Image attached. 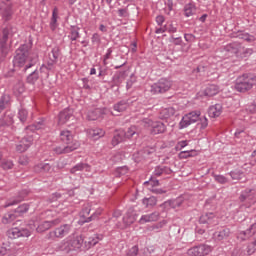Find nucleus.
Wrapping results in <instances>:
<instances>
[{"label":"nucleus","instance_id":"obj_1","mask_svg":"<svg viewBox=\"0 0 256 256\" xmlns=\"http://www.w3.org/2000/svg\"><path fill=\"white\" fill-rule=\"evenodd\" d=\"M0 31V63H3L7 55H9V45L7 42L16 35L18 29L15 24L5 22L2 24Z\"/></svg>","mask_w":256,"mask_h":256},{"label":"nucleus","instance_id":"obj_2","mask_svg":"<svg viewBox=\"0 0 256 256\" xmlns=\"http://www.w3.org/2000/svg\"><path fill=\"white\" fill-rule=\"evenodd\" d=\"M83 243H85V240L81 235H78L76 237H68L62 240L58 244L56 249L57 251H62L63 253H73V252L77 253L81 251V247H83Z\"/></svg>","mask_w":256,"mask_h":256},{"label":"nucleus","instance_id":"obj_3","mask_svg":"<svg viewBox=\"0 0 256 256\" xmlns=\"http://www.w3.org/2000/svg\"><path fill=\"white\" fill-rule=\"evenodd\" d=\"M29 45L23 44L16 50V55L14 57L13 63L15 67H24L23 71H27V69H31L34 66L33 62L30 61L29 55Z\"/></svg>","mask_w":256,"mask_h":256},{"label":"nucleus","instance_id":"obj_4","mask_svg":"<svg viewBox=\"0 0 256 256\" xmlns=\"http://www.w3.org/2000/svg\"><path fill=\"white\" fill-rule=\"evenodd\" d=\"M256 85V76L243 75L236 80L235 89L239 93H247Z\"/></svg>","mask_w":256,"mask_h":256},{"label":"nucleus","instance_id":"obj_5","mask_svg":"<svg viewBox=\"0 0 256 256\" xmlns=\"http://www.w3.org/2000/svg\"><path fill=\"white\" fill-rule=\"evenodd\" d=\"M141 125L146 128H151V135H159L161 133H165L167 131V126L161 121H153L149 118H144L141 120Z\"/></svg>","mask_w":256,"mask_h":256},{"label":"nucleus","instance_id":"obj_6","mask_svg":"<svg viewBox=\"0 0 256 256\" xmlns=\"http://www.w3.org/2000/svg\"><path fill=\"white\" fill-rule=\"evenodd\" d=\"M171 87H173V82H171V80L160 78L156 83L151 85L150 93H152V95L167 93Z\"/></svg>","mask_w":256,"mask_h":256},{"label":"nucleus","instance_id":"obj_7","mask_svg":"<svg viewBox=\"0 0 256 256\" xmlns=\"http://www.w3.org/2000/svg\"><path fill=\"white\" fill-rule=\"evenodd\" d=\"M73 231V225L71 224H62L59 227L55 228L54 231H50L46 237L47 239H63L67 237Z\"/></svg>","mask_w":256,"mask_h":256},{"label":"nucleus","instance_id":"obj_8","mask_svg":"<svg viewBox=\"0 0 256 256\" xmlns=\"http://www.w3.org/2000/svg\"><path fill=\"white\" fill-rule=\"evenodd\" d=\"M239 201L241 203L240 207H245L246 209H248L249 207H251V205H255V193H253V190L246 189L241 192L239 196Z\"/></svg>","mask_w":256,"mask_h":256},{"label":"nucleus","instance_id":"obj_9","mask_svg":"<svg viewBox=\"0 0 256 256\" xmlns=\"http://www.w3.org/2000/svg\"><path fill=\"white\" fill-rule=\"evenodd\" d=\"M15 11L13 10V4L1 2L0 3V17L3 23H9L13 19Z\"/></svg>","mask_w":256,"mask_h":256},{"label":"nucleus","instance_id":"obj_10","mask_svg":"<svg viewBox=\"0 0 256 256\" xmlns=\"http://www.w3.org/2000/svg\"><path fill=\"white\" fill-rule=\"evenodd\" d=\"M213 251L212 246L207 244H200L198 246H193L187 250V255L189 256H205L209 255Z\"/></svg>","mask_w":256,"mask_h":256},{"label":"nucleus","instance_id":"obj_11","mask_svg":"<svg viewBox=\"0 0 256 256\" xmlns=\"http://www.w3.org/2000/svg\"><path fill=\"white\" fill-rule=\"evenodd\" d=\"M9 239H19V237H31V231L23 228L21 223L18 227H13L7 231Z\"/></svg>","mask_w":256,"mask_h":256},{"label":"nucleus","instance_id":"obj_12","mask_svg":"<svg viewBox=\"0 0 256 256\" xmlns=\"http://www.w3.org/2000/svg\"><path fill=\"white\" fill-rule=\"evenodd\" d=\"M199 117H201V112L199 111H193L184 115L179 123L180 129H185L189 127V125H193V123H197V121L199 120Z\"/></svg>","mask_w":256,"mask_h":256},{"label":"nucleus","instance_id":"obj_13","mask_svg":"<svg viewBox=\"0 0 256 256\" xmlns=\"http://www.w3.org/2000/svg\"><path fill=\"white\" fill-rule=\"evenodd\" d=\"M81 147L80 143L75 142L72 146L71 145H56L52 148L53 153H56V155H66L67 153H73V151H76V149H79Z\"/></svg>","mask_w":256,"mask_h":256},{"label":"nucleus","instance_id":"obj_14","mask_svg":"<svg viewBox=\"0 0 256 256\" xmlns=\"http://www.w3.org/2000/svg\"><path fill=\"white\" fill-rule=\"evenodd\" d=\"M199 223L206 225V227H215L219 224V220L213 212H209L200 216Z\"/></svg>","mask_w":256,"mask_h":256},{"label":"nucleus","instance_id":"obj_15","mask_svg":"<svg viewBox=\"0 0 256 256\" xmlns=\"http://www.w3.org/2000/svg\"><path fill=\"white\" fill-rule=\"evenodd\" d=\"M31 145H33V135H28L22 138L19 144L16 145V151L17 153H25Z\"/></svg>","mask_w":256,"mask_h":256},{"label":"nucleus","instance_id":"obj_16","mask_svg":"<svg viewBox=\"0 0 256 256\" xmlns=\"http://www.w3.org/2000/svg\"><path fill=\"white\" fill-rule=\"evenodd\" d=\"M59 55H61V48H59V46L52 48L51 52L48 54V69H53V65L57 64Z\"/></svg>","mask_w":256,"mask_h":256},{"label":"nucleus","instance_id":"obj_17","mask_svg":"<svg viewBox=\"0 0 256 256\" xmlns=\"http://www.w3.org/2000/svg\"><path fill=\"white\" fill-rule=\"evenodd\" d=\"M61 223V218H56L50 221H44L38 225L36 228L37 233H45V231H49L51 227H55V225H59Z\"/></svg>","mask_w":256,"mask_h":256},{"label":"nucleus","instance_id":"obj_18","mask_svg":"<svg viewBox=\"0 0 256 256\" xmlns=\"http://www.w3.org/2000/svg\"><path fill=\"white\" fill-rule=\"evenodd\" d=\"M47 129V122L45 119H40L36 123L25 128L26 133H35V131H45Z\"/></svg>","mask_w":256,"mask_h":256},{"label":"nucleus","instance_id":"obj_19","mask_svg":"<svg viewBox=\"0 0 256 256\" xmlns=\"http://www.w3.org/2000/svg\"><path fill=\"white\" fill-rule=\"evenodd\" d=\"M231 235V229L227 227H223L220 230L214 232L213 237L215 241H227L229 239V236Z\"/></svg>","mask_w":256,"mask_h":256},{"label":"nucleus","instance_id":"obj_20","mask_svg":"<svg viewBox=\"0 0 256 256\" xmlns=\"http://www.w3.org/2000/svg\"><path fill=\"white\" fill-rule=\"evenodd\" d=\"M60 139L62 143H65V145H75V143H79V141L73 139V134L69 130H62L60 132Z\"/></svg>","mask_w":256,"mask_h":256},{"label":"nucleus","instance_id":"obj_21","mask_svg":"<svg viewBox=\"0 0 256 256\" xmlns=\"http://www.w3.org/2000/svg\"><path fill=\"white\" fill-rule=\"evenodd\" d=\"M73 117V109L65 108L58 115V125H65Z\"/></svg>","mask_w":256,"mask_h":256},{"label":"nucleus","instance_id":"obj_22","mask_svg":"<svg viewBox=\"0 0 256 256\" xmlns=\"http://www.w3.org/2000/svg\"><path fill=\"white\" fill-rule=\"evenodd\" d=\"M137 221V213L133 208H130L126 215L123 217V223L125 227H130V225H133Z\"/></svg>","mask_w":256,"mask_h":256},{"label":"nucleus","instance_id":"obj_23","mask_svg":"<svg viewBox=\"0 0 256 256\" xmlns=\"http://www.w3.org/2000/svg\"><path fill=\"white\" fill-rule=\"evenodd\" d=\"M160 213L155 211L151 214H146V215H142L140 220H139V223L141 225L145 224V223H151L153 221H159V217H160Z\"/></svg>","mask_w":256,"mask_h":256},{"label":"nucleus","instance_id":"obj_24","mask_svg":"<svg viewBox=\"0 0 256 256\" xmlns=\"http://www.w3.org/2000/svg\"><path fill=\"white\" fill-rule=\"evenodd\" d=\"M27 195H29V192L27 190H22L16 198L7 201L4 207H13V205H18V203H21Z\"/></svg>","mask_w":256,"mask_h":256},{"label":"nucleus","instance_id":"obj_25","mask_svg":"<svg viewBox=\"0 0 256 256\" xmlns=\"http://www.w3.org/2000/svg\"><path fill=\"white\" fill-rule=\"evenodd\" d=\"M11 107V95L4 93L0 97V115L5 112V109Z\"/></svg>","mask_w":256,"mask_h":256},{"label":"nucleus","instance_id":"obj_26","mask_svg":"<svg viewBox=\"0 0 256 256\" xmlns=\"http://www.w3.org/2000/svg\"><path fill=\"white\" fill-rule=\"evenodd\" d=\"M35 173H52L53 166L49 163H38L34 166Z\"/></svg>","mask_w":256,"mask_h":256},{"label":"nucleus","instance_id":"obj_27","mask_svg":"<svg viewBox=\"0 0 256 256\" xmlns=\"http://www.w3.org/2000/svg\"><path fill=\"white\" fill-rule=\"evenodd\" d=\"M253 55V49L251 48H246L245 46H243V44H239L238 46V52L236 54V57H238L239 59H245V57H249Z\"/></svg>","mask_w":256,"mask_h":256},{"label":"nucleus","instance_id":"obj_28","mask_svg":"<svg viewBox=\"0 0 256 256\" xmlns=\"http://www.w3.org/2000/svg\"><path fill=\"white\" fill-rule=\"evenodd\" d=\"M219 93V86L215 84L208 85L202 92L204 97H215Z\"/></svg>","mask_w":256,"mask_h":256},{"label":"nucleus","instance_id":"obj_29","mask_svg":"<svg viewBox=\"0 0 256 256\" xmlns=\"http://www.w3.org/2000/svg\"><path fill=\"white\" fill-rule=\"evenodd\" d=\"M123 141H126L125 138V130H118L114 134L112 138V145L113 147H116V145H119V143H123Z\"/></svg>","mask_w":256,"mask_h":256},{"label":"nucleus","instance_id":"obj_30","mask_svg":"<svg viewBox=\"0 0 256 256\" xmlns=\"http://www.w3.org/2000/svg\"><path fill=\"white\" fill-rule=\"evenodd\" d=\"M238 39H242L243 41H246L247 43H253L256 41L255 36L244 32V31H238L235 35Z\"/></svg>","mask_w":256,"mask_h":256},{"label":"nucleus","instance_id":"obj_31","mask_svg":"<svg viewBox=\"0 0 256 256\" xmlns=\"http://www.w3.org/2000/svg\"><path fill=\"white\" fill-rule=\"evenodd\" d=\"M13 115L8 112L4 113L2 117H0V127H9V125H13Z\"/></svg>","mask_w":256,"mask_h":256},{"label":"nucleus","instance_id":"obj_32","mask_svg":"<svg viewBox=\"0 0 256 256\" xmlns=\"http://www.w3.org/2000/svg\"><path fill=\"white\" fill-rule=\"evenodd\" d=\"M161 175H171V168L167 166H157L153 172V177H161Z\"/></svg>","mask_w":256,"mask_h":256},{"label":"nucleus","instance_id":"obj_33","mask_svg":"<svg viewBox=\"0 0 256 256\" xmlns=\"http://www.w3.org/2000/svg\"><path fill=\"white\" fill-rule=\"evenodd\" d=\"M57 19H59V8L54 7L52 10V17L50 20V29L55 31L57 29Z\"/></svg>","mask_w":256,"mask_h":256},{"label":"nucleus","instance_id":"obj_34","mask_svg":"<svg viewBox=\"0 0 256 256\" xmlns=\"http://www.w3.org/2000/svg\"><path fill=\"white\" fill-rule=\"evenodd\" d=\"M239 45V42H232L224 47V51H226V53H231V55L237 56V53L239 51Z\"/></svg>","mask_w":256,"mask_h":256},{"label":"nucleus","instance_id":"obj_35","mask_svg":"<svg viewBox=\"0 0 256 256\" xmlns=\"http://www.w3.org/2000/svg\"><path fill=\"white\" fill-rule=\"evenodd\" d=\"M129 107V102L127 100H121L118 103L114 104L113 109L117 113H123V111H127Z\"/></svg>","mask_w":256,"mask_h":256},{"label":"nucleus","instance_id":"obj_36","mask_svg":"<svg viewBox=\"0 0 256 256\" xmlns=\"http://www.w3.org/2000/svg\"><path fill=\"white\" fill-rule=\"evenodd\" d=\"M221 113H222L221 104H216L214 106H211L208 110L209 117H212V118L219 117Z\"/></svg>","mask_w":256,"mask_h":256},{"label":"nucleus","instance_id":"obj_37","mask_svg":"<svg viewBox=\"0 0 256 256\" xmlns=\"http://www.w3.org/2000/svg\"><path fill=\"white\" fill-rule=\"evenodd\" d=\"M175 115V109L173 107L162 108L160 110V119H169V117H173Z\"/></svg>","mask_w":256,"mask_h":256},{"label":"nucleus","instance_id":"obj_38","mask_svg":"<svg viewBox=\"0 0 256 256\" xmlns=\"http://www.w3.org/2000/svg\"><path fill=\"white\" fill-rule=\"evenodd\" d=\"M197 13V7H195V4L188 3L184 6V15L185 17H193Z\"/></svg>","mask_w":256,"mask_h":256},{"label":"nucleus","instance_id":"obj_39","mask_svg":"<svg viewBox=\"0 0 256 256\" xmlns=\"http://www.w3.org/2000/svg\"><path fill=\"white\" fill-rule=\"evenodd\" d=\"M88 135L92 139H101V137H105V132L101 128L90 129L88 130Z\"/></svg>","mask_w":256,"mask_h":256},{"label":"nucleus","instance_id":"obj_40","mask_svg":"<svg viewBox=\"0 0 256 256\" xmlns=\"http://www.w3.org/2000/svg\"><path fill=\"white\" fill-rule=\"evenodd\" d=\"M251 237H253V234L251 233V230L249 228L244 231H240L237 234L238 241H247V240L251 239Z\"/></svg>","mask_w":256,"mask_h":256},{"label":"nucleus","instance_id":"obj_41","mask_svg":"<svg viewBox=\"0 0 256 256\" xmlns=\"http://www.w3.org/2000/svg\"><path fill=\"white\" fill-rule=\"evenodd\" d=\"M103 239L102 236L96 235L94 237H90L88 240L85 241L86 249H91V247H95Z\"/></svg>","mask_w":256,"mask_h":256},{"label":"nucleus","instance_id":"obj_42","mask_svg":"<svg viewBox=\"0 0 256 256\" xmlns=\"http://www.w3.org/2000/svg\"><path fill=\"white\" fill-rule=\"evenodd\" d=\"M17 219V215L15 212H8L2 218V223L4 225H9V223H13Z\"/></svg>","mask_w":256,"mask_h":256},{"label":"nucleus","instance_id":"obj_43","mask_svg":"<svg viewBox=\"0 0 256 256\" xmlns=\"http://www.w3.org/2000/svg\"><path fill=\"white\" fill-rule=\"evenodd\" d=\"M79 37H81V34H79V27L72 26L68 38L70 39V41H77Z\"/></svg>","mask_w":256,"mask_h":256},{"label":"nucleus","instance_id":"obj_44","mask_svg":"<svg viewBox=\"0 0 256 256\" xmlns=\"http://www.w3.org/2000/svg\"><path fill=\"white\" fill-rule=\"evenodd\" d=\"M99 115H101V110L96 108L87 113V119L88 121H97V119H99Z\"/></svg>","mask_w":256,"mask_h":256},{"label":"nucleus","instance_id":"obj_45","mask_svg":"<svg viewBox=\"0 0 256 256\" xmlns=\"http://www.w3.org/2000/svg\"><path fill=\"white\" fill-rule=\"evenodd\" d=\"M142 203L143 205H145L146 208L155 207V205H157V198L155 196L144 198L142 200Z\"/></svg>","mask_w":256,"mask_h":256},{"label":"nucleus","instance_id":"obj_46","mask_svg":"<svg viewBox=\"0 0 256 256\" xmlns=\"http://www.w3.org/2000/svg\"><path fill=\"white\" fill-rule=\"evenodd\" d=\"M84 169H89V164L86 163H78L76 164L73 168L70 169V173L72 175H75V173H77V171H84Z\"/></svg>","mask_w":256,"mask_h":256},{"label":"nucleus","instance_id":"obj_47","mask_svg":"<svg viewBox=\"0 0 256 256\" xmlns=\"http://www.w3.org/2000/svg\"><path fill=\"white\" fill-rule=\"evenodd\" d=\"M179 159H189V157H197V151H182L178 154Z\"/></svg>","mask_w":256,"mask_h":256},{"label":"nucleus","instance_id":"obj_48","mask_svg":"<svg viewBox=\"0 0 256 256\" xmlns=\"http://www.w3.org/2000/svg\"><path fill=\"white\" fill-rule=\"evenodd\" d=\"M164 29L167 33H170V34L177 33L178 25L177 23H174V22H168L164 26Z\"/></svg>","mask_w":256,"mask_h":256},{"label":"nucleus","instance_id":"obj_49","mask_svg":"<svg viewBox=\"0 0 256 256\" xmlns=\"http://www.w3.org/2000/svg\"><path fill=\"white\" fill-rule=\"evenodd\" d=\"M137 137V135H139L137 133V127L136 126H131L130 128L127 129V131H125V139H131L133 137Z\"/></svg>","mask_w":256,"mask_h":256},{"label":"nucleus","instance_id":"obj_50","mask_svg":"<svg viewBox=\"0 0 256 256\" xmlns=\"http://www.w3.org/2000/svg\"><path fill=\"white\" fill-rule=\"evenodd\" d=\"M27 117H29V112H27L26 109L20 108L18 110V119L22 123H25L27 121Z\"/></svg>","mask_w":256,"mask_h":256},{"label":"nucleus","instance_id":"obj_51","mask_svg":"<svg viewBox=\"0 0 256 256\" xmlns=\"http://www.w3.org/2000/svg\"><path fill=\"white\" fill-rule=\"evenodd\" d=\"M103 213V209L102 208H98L96 209L90 217H88L87 219H85V223H91V221H93L94 219H97V217H99V215H101Z\"/></svg>","mask_w":256,"mask_h":256},{"label":"nucleus","instance_id":"obj_52","mask_svg":"<svg viewBox=\"0 0 256 256\" xmlns=\"http://www.w3.org/2000/svg\"><path fill=\"white\" fill-rule=\"evenodd\" d=\"M27 211H29V204H22L14 210V213L18 214V216H21L24 213H27Z\"/></svg>","mask_w":256,"mask_h":256},{"label":"nucleus","instance_id":"obj_53","mask_svg":"<svg viewBox=\"0 0 256 256\" xmlns=\"http://www.w3.org/2000/svg\"><path fill=\"white\" fill-rule=\"evenodd\" d=\"M25 88L23 87V82L19 81L14 85L13 93L14 95H22Z\"/></svg>","mask_w":256,"mask_h":256},{"label":"nucleus","instance_id":"obj_54","mask_svg":"<svg viewBox=\"0 0 256 256\" xmlns=\"http://www.w3.org/2000/svg\"><path fill=\"white\" fill-rule=\"evenodd\" d=\"M38 79H39V71L34 70V71L27 77V82L33 85Z\"/></svg>","mask_w":256,"mask_h":256},{"label":"nucleus","instance_id":"obj_55","mask_svg":"<svg viewBox=\"0 0 256 256\" xmlns=\"http://www.w3.org/2000/svg\"><path fill=\"white\" fill-rule=\"evenodd\" d=\"M229 175L234 181H239V179H243V172L241 170H233L229 173Z\"/></svg>","mask_w":256,"mask_h":256},{"label":"nucleus","instance_id":"obj_56","mask_svg":"<svg viewBox=\"0 0 256 256\" xmlns=\"http://www.w3.org/2000/svg\"><path fill=\"white\" fill-rule=\"evenodd\" d=\"M15 164L11 160H3L1 162V167L4 169V171H9V169H12Z\"/></svg>","mask_w":256,"mask_h":256},{"label":"nucleus","instance_id":"obj_57","mask_svg":"<svg viewBox=\"0 0 256 256\" xmlns=\"http://www.w3.org/2000/svg\"><path fill=\"white\" fill-rule=\"evenodd\" d=\"M0 256H11V250L3 243L0 245Z\"/></svg>","mask_w":256,"mask_h":256},{"label":"nucleus","instance_id":"obj_58","mask_svg":"<svg viewBox=\"0 0 256 256\" xmlns=\"http://www.w3.org/2000/svg\"><path fill=\"white\" fill-rule=\"evenodd\" d=\"M92 210L93 208H91V205L87 204V206L82 209L81 217H83L84 219H87L91 214Z\"/></svg>","mask_w":256,"mask_h":256},{"label":"nucleus","instance_id":"obj_59","mask_svg":"<svg viewBox=\"0 0 256 256\" xmlns=\"http://www.w3.org/2000/svg\"><path fill=\"white\" fill-rule=\"evenodd\" d=\"M166 203H169V205H170V207H172V209H177V207H181V205H183V200H181V198H178L176 200H172V201H169Z\"/></svg>","mask_w":256,"mask_h":256},{"label":"nucleus","instance_id":"obj_60","mask_svg":"<svg viewBox=\"0 0 256 256\" xmlns=\"http://www.w3.org/2000/svg\"><path fill=\"white\" fill-rule=\"evenodd\" d=\"M214 179L217 183H220L221 185L229 183V179H227V177H225L224 175H214Z\"/></svg>","mask_w":256,"mask_h":256},{"label":"nucleus","instance_id":"obj_61","mask_svg":"<svg viewBox=\"0 0 256 256\" xmlns=\"http://www.w3.org/2000/svg\"><path fill=\"white\" fill-rule=\"evenodd\" d=\"M144 185H151V187H159V180L154 179L153 176H151L149 181L144 182Z\"/></svg>","mask_w":256,"mask_h":256},{"label":"nucleus","instance_id":"obj_62","mask_svg":"<svg viewBox=\"0 0 256 256\" xmlns=\"http://www.w3.org/2000/svg\"><path fill=\"white\" fill-rule=\"evenodd\" d=\"M198 121H200V123H198V125H200V129H206L207 125H209L207 117L201 118L200 116Z\"/></svg>","mask_w":256,"mask_h":256},{"label":"nucleus","instance_id":"obj_63","mask_svg":"<svg viewBox=\"0 0 256 256\" xmlns=\"http://www.w3.org/2000/svg\"><path fill=\"white\" fill-rule=\"evenodd\" d=\"M255 251H256V244H255V242H252V243L248 244V247H247L248 255H253V253H255Z\"/></svg>","mask_w":256,"mask_h":256},{"label":"nucleus","instance_id":"obj_64","mask_svg":"<svg viewBox=\"0 0 256 256\" xmlns=\"http://www.w3.org/2000/svg\"><path fill=\"white\" fill-rule=\"evenodd\" d=\"M137 253H139V247L133 246L127 253L128 256H137Z\"/></svg>","mask_w":256,"mask_h":256}]
</instances>
